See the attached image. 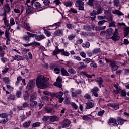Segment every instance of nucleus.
<instances>
[{"label": "nucleus", "mask_w": 129, "mask_h": 129, "mask_svg": "<svg viewBox=\"0 0 129 129\" xmlns=\"http://www.w3.org/2000/svg\"><path fill=\"white\" fill-rule=\"evenodd\" d=\"M78 64L80 66V68H81V69H85V68H87V65L84 64L83 62H80Z\"/></svg>", "instance_id": "nucleus-32"}, {"label": "nucleus", "mask_w": 129, "mask_h": 129, "mask_svg": "<svg viewBox=\"0 0 129 129\" xmlns=\"http://www.w3.org/2000/svg\"><path fill=\"white\" fill-rule=\"evenodd\" d=\"M63 95H64V93L62 91H60L58 94L55 95L56 98H58V102L59 103H62L64 101V98H63Z\"/></svg>", "instance_id": "nucleus-7"}, {"label": "nucleus", "mask_w": 129, "mask_h": 129, "mask_svg": "<svg viewBox=\"0 0 129 129\" xmlns=\"http://www.w3.org/2000/svg\"><path fill=\"white\" fill-rule=\"evenodd\" d=\"M44 34L47 36V37H50L51 36V32L47 29H44Z\"/></svg>", "instance_id": "nucleus-55"}, {"label": "nucleus", "mask_w": 129, "mask_h": 129, "mask_svg": "<svg viewBox=\"0 0 129 129\" xmlns=\"http://www.w3.org/2000/svg\"><path fill=\"white\" fill-rule=\"evenodd\" d=\"M22 40H23V41H30V38H29L28 35H24L22 37Z\"/></svg>", "instance_id": "nucleus-59"}, {"label": "nucleus", "mask_w": 129, "mask_h": 129, "mask_svg": "<svg viewBox=\"0 0 129 129\" xmlns=\"http://www.w3.org/2000/svg\"><path fill=\"white\" fill-rule=\"evenodd\" d=\"M9 100H16V95L11 94L8 97Z\"/></svg>", "instance_id": "nucleus-49"}, {"label": "nucleus", "mask_w": 129, "mask_h": 129, "mask_svg": "<svg viewBox=\"0 0 129 129\" xmlns=\"http://www.w3.org/2000/svg\"><path fill=\"white\" fill-rule=\"evenodd\" d=\"M96 81L98 82L100 88V87H101L100 85L103 83V79H102V78L101 77H98L96 78Z\"/></svg>", "instance_id": "nucleus-26"}, {"label": "nucleus", "mask_w": 129, "mask_h": 129, "mask_svg": "<svg viewBox=\"0 0 129 129\" xmlns=\"http://www.w3.org/2000/svg\"><path fill=\"white\" fill-rule=\"evenodd\" d=\"M83 29L85 30V31H90V26H88V25H85L83 26Z\"/></svg>", "instance_id": "nucleus-63"}, {"label": "nucleus", "mask_w": 129, "mask_h": 129, "mask_svg": "<svg viewBox=\"0 0 129 129\" xmlns=\"http://www.w3.org/2000/svg\"><path fill=\"white\" fill-rule=\"evenodd\" d=\"M62 51V49H59L57 46H55V49L52 52V56H55L56 55H58V54H60Z\"/></svg>", "instance_id": "nucleus-15"}, {"label": "nucleus", "mask_w": 129, "mask_h": 129, "mask_svg": "<svg viewBox=\"0 0 129 129\" xmlns=\"http://www.w3.org/2000/svg\"><path fill=\"white\" fill-rule=\"evenodd\" d=\"M93 95L95 96V97H98V91H99V89L97 87H94L91 90Z\"/></svg>", "instance_id": "nucleus-10"}, {"label": "nucleus", "mask_w": 129, "mask_h": 129, "mask_svg": "<svg viewBox=\"0 0 129 129\" xmlns=\"http://www.w3.org/2000/svg\"><path fill=\"white\" fill-rule=\"evenodd\" d=\"M112 14H114V15H117V16H122V15H123V14L118 10H114L112 11Z\"/></svg>", "instance_id": "nucleus-27"}, {"label": "nucleus", "mask_w": 129, "mask_h": 129, "mask_svg": "<svg viewBox=\"0 0 129 129\" xmlns=\"http://www.w3.org/2000/svg\"><path fill=\"white\" fill-rule=\"evenodd\" d=\"M37 105H38V102L35 101H32V102H30V107H36Z\"/></svg>", "instance_id": "nucleus-35"}, {"label": "nucleus", "mask_w": 129, "mask_h": 129, "mask_svg": "<svg viewBox=\"0 0 129 129\" xmlns=\"http://www.w3.org/2000/svg\"><path fill=\"white\" fill-rule=\"evenodd\" d=\"M118 35V29H115L113 36L111 37V39L113 41H118L120 39V37Z\"/></svg>", "instance_id": "nucleus-6"}, {"label": "nucleus", "mask_w": 129, "mask_h": 129, "mask_svg": "<svg viewBox=\"0 0 129 129\" xmlns=\"http://www.w3.org/2000/svg\"><path fill=\"white\" fill-rule=\"evenodd\" d=\"M75 37H76V35L71 34L68 36V39L69 41H72V40H73V39L75 38Z\"/></svg>", "instance_id": "nucleus-44"}, {"label": "nucleus", "mask_w": 129, "mask_h": 129, "mask_svg": "<svg viewBox=\"0 0 129 129\" xmlns=\"http://www.w3.org/2000/svg\"><path fill=\"white\" fill-rule=\"evenodd\" d=\"M70 120L68 119L64 120L61 123V127H62V128H66L67 127H69V126L70 125Z\"/></svg>", "instance_id": "nucleus-9"}, {"label": "nucleus", "mask_w": 129, "mask_h": 129, "mask_svg": "<svg viewBox=\"0 0 129 129\" xmlns=\"http://www.w3.org/2000/svg\"><path fill=\"white\" fill-rule=\"evenodd\" d=\"M97 19L99 20H105V19H106V16L99 15V16H97Z\"/></svg>", "instance_id": "nucleus-60"}, {"label": "nucleus", "mask_w": 129, "mask_h": 129, "mask_svg": "<svg viewBox=\"0 0 129 129\" xmlns=\"http://www.w3.org/2000/svg\"><path fill=\"white\" fill-rule=\"evenodd\" d=\"M20 118L21 121H24L25 119H27V117H26V115H25L24 114L20 115Z\"/></svg>", "instance_id": "nucleus-57"}, {"label": "nucleus", "mask_w": 129, "mask_h": 129, "mask_svg": "<svg viewBox=\"0 0 129 129\" xmlns=\"http://www.w3.org/2000/svg\"><path fill=\"white\" fill-rule=\"evenodd\" d=\"M72 4L73 3L71 2V1L63 3V5H64L66 7H69V8H70V7H72Z\"/></svg>", "instance_id": "nucleus-48"}, {"label": "nucleus", "mask_w": 129, "mask_h": 129, "mask_svg": "<svg viewBox=\"0 0 129 129\" xmlns=\"http://www.w3.org/2000/svg\"><path fill=\"white\" fill-rule=\"evenodd\" d=\"M23 59L24 57H23L22 56L19 55H14L15 61H21V60H23Z\"/></svg>", "instance_id": "nucleus-29"}, {"label": "nucleus", "mask_w": 129, "mask_h": 129, "mask_svg": "<svg viewBox=\"0 0 129 129\" xmlns=\"http://www.w3.org/2000/svg\"><path fill=\"white\" fill-rule=\"evenodd\" d=\"M93 1L92 0H89L88 2H87V5L90 6V7H93Z\"/></svg>", "instance_id": "nucleus-62"}, {"label": "nucleus", "mask_w": 129, "mask_h": 129, "mask_svg": "<svg viewBox=\"0 0 129 129\" xmlns=\"http://www.w3.org/2000/svg\"><path fill=\"white\" fill-rule=\"evenodd\" d=\"M3 81L5 83H7V84H9L10 83V79L9 77H4L3 78Z\"/></svg>", "instance_id": "nucleus-56"}, {"label": "nucleus", "mask_w": 129, "mask_h": 129, "mask_svg": "<svg viewBox=\"0 0 129 129\" xmlns=\"http://www.w3.org/2000/svg\"><path fill=\"white\" fill-rule=\"evenodd\" d=\"M59 27L60 26V22H57L54 23L53 25H50L48 27V30H55L57 29V26Z\"/></svg>", "instance_id": "nucleus-20"}, {"label": "nucleus", "mask_w": 129, "mask_h": 129, "mask_svg": "<svg viewBox=\"0 0 129 129\" xmlns=\"http://www.w3.org/2000/svg\"><path fill=\"white\" fill-rule=\"evenodd\" d=\"M117 122L119 125H122L124 122H125V120L121 119V118H118L117 120Z\"/></svg>", "instance_id": "nucleus-33"}, {"label": "nucleus", "mask_w": 129, "mask_h": 129, "mask_svg": "<svg viewBox=\"0 0 129 129\" xmlns=\"http://www.w3.org/2000/svg\"><path fill=\"white\" fill-rule=\"evenodd\" d=\"M63 31L62 29H58L54 32L55 37H62L63 36Z\"/></svg>", "instance_id": "nucleus-13"}, {"label": "nucleus", "mask_w": 129, "mask_h": 129, "mask_svg": "<svg viewBox=\"0 0 129 129\" xmlns=\"http://www.w3.org/2000/svg\"><path fill=\"white\" fill-rule=\"evenodd\" d=\"M114 6L116 7H119L120 6V3L119 2V0H113Z\"/></svg>", "instance_id": "nucleus-50"}, {"label": "nucleus", "mask_w": 129, "mask_h": 129, "mask_svg": "<svg viewBox=\"0 0 129 129\" xmlns=\"http://www.w3.org/2000/svg\"><path fill=\"white\" fill-rule=\"evenodd\" d=\"M61 55H62V56H66V57H68L70 55V53H69V52H68L64 51V49H62Z\"/></svg>", "instance_id": "nucleus-42"}, {"label": "nucleus", "mask_w": 129, "mask_h": 129, "mask_svg": "<svg viewBox=\"0 0 129 129\" xmlns=\"http://www.w3.org/2000/svg\"><path fill=\"white\" fill-rule=\"evenodd\" d=\"M63 81V79H62V77L58 76L56 79V82H54L53 85L54 86H56L59 88H62V81Z\"/></svg>", "instance_id": "nucleus-2"}, {"label": "nucleus", "mask_w": 129, "mask_h": 129, "mask_svg": "<svg viewBox=\"0 0 129 129\" xmlns=\"http://www.w3.org/2000/svg\"><path fill=\"white\" fill-rule=\"evenodd\" d=\"M31 122H32L31 121L25 122L23 124V127H24L25 128H28V127H29V126H30V124H31Z\"/></svg>", "instance_id": "nucleus-31"}, {"label": "nucleus", "mask_w": 129, "mask_h": 129, "mask_svg": "<svg viewBox=\"0 0 129 129\" xmlns=\"http://www.w3.org/2000/svg\"><path fill=\"white\" fill-rule=\"evenodd\" d=\"M4 12L3 14L0 15V16H4V15H6V12L9 13L10 12V10H11V8L10 7V5L8 4H6L4 6Z\"/></svg>", "instance_id": "nucleus-16"}, {"label": "nucleus", "mask_w": 129, "mask_h": 129, "mask_svg": "<svg viewBox=\"0 0 129 129\" xmlns=\"http://www.w3.org/2000/svg\"><path fill=\"white\" fill-rule=\"evenodd\" d=\"M30 3L31 7L34 6L35 9H41L42 8V4L39 2L37 1V0H32Z\"/></svg>", "instance_id": "nucleus-3"}, {"label": "nucleus", "mask_w": 129, "mask_h": 129, "mask_svg": "<svg viewBox=\"0 0 129 129\" xmlns=\"http://www.w3.org/2000/svg\"><path fill=\"white\" fill-rule=\"evenodd\" d=\"M74 89H71V92L72 93V97H76L77 95H79L82 93V91L80 89H77L75 92L73 91Z\"/></svg>", "instance_id": "nucleus-5"}, {"label": "nucleus", "mask_w": 129, "mask_h": 129, "mask_svg": "<svg viewBox=\"0 0 129 129\" xmlns=\"http://www.w3.org/2000/svg\"><path fill=\"white\" fill-rule=\"evenodd\" d=\"M97 8V15H100V14H102V12L103 11V9H102V7L100 4H97L96 6Z\"/></svg>", "instance_id": "nucleus-17"}, {"label": "nucleus", "mask_w": 129, "mask_h": 129, "mask_svg": "<svg viewBox=\"0 0 129 129\" xmlns=\"http://www.w3.org/2000/svg\"><path fill=\"white\" fill-rule=\"evenodd\" d=\"M35 39L36 41H42V40L46 39V36L44 35H37V34H35Z\"/></svg>", "instance_id": "nucleus-19"}, {"label": "nucleus", "mask_w": 129, "mask_h": 129, "mask_svg": "<svg viewBox=\"0 0 129 129\" xmlns=\"http://www.w3.org/2000/svg\"><path fill=\"white\" fill-rule=\"evenodd\" d=\"M59 121V117H58V116L56 115L49 116V121H50V122H55V121Z\"/></svg>", "instance_id": "nucleus-22"}, {"label": "nucleus", "mask_w": 129, "mask_h": 129, "mask_svg": "<svg viewBox=\"0 0 129 129\" xmlns=\"http://www.w3.org/2000/svg\"><path fill=\"white\" fill-rule=\"evenodd\" d=\"M94 106H95V103H94V102L88 101L86 104V109L93 108Z\"/></svg>", "instance_id": "nucleus-12"}, {"label": "nucleus", "mask_w": 129, "mask_h": 129, "mask_svg": "<svg viewBox=\"0 0 129 129\" xmlns=\"http://www.w3.org/2000/svg\"><path fill=\"white\" fill-rule=\"evenodd\" d=\"M108 122H109V124H111V123H112V125H113V126H117V125H118V124L116 122V119H115L113 118H110Z\"/></svg>", "instance_id": "nucleus-18"}, {"label": "nucleus", "mask_w": 129, "mask_h": 129, "mask_svg": "<svg viewBox=\"0 0 129 129\" xmlns=\"http://www.w3.org/2000/svg\"><path fill=\"white\" fill-rule=\"evenodd\" d=\"M34 10H35V8H34V7H33V6H32V7H30V8H28V9H27L26 13L28 15H29L30 14H33Z\"/></svg>", "instance_id": "nucleus-25"}, {"label": "nucleus", "mask_w": 129, "mask_h": 129, "mask_svg": "<svg viewBox=\"0 0 129 129\" xmlns=\"http://www.w3.org/2000/svg\"><path fill=\"white\" fill-rule=\"evenodd\" d=\"M30 45L33 47H36V46H41V43L36 41H33L30 43Z\"/></svg>", "instance_id": "nucleus-36"}, {"label": "nucleus", "mask_w": 129, "mask_h": 129, "mask_svg": "<svg viewBox=\"0 0 129 129\" xmlns=\"http://www.w3.org/2000/svg\"><path fill=\"white\" fill-rule=\"evenodd\" d=\"M107 32L108 35H109V36H112L113 33H114V31H113V29H112V28H109L107 30Z\"/></svg>", "instance_id": "nucleus-37"}, {"label": "nucleus", "mask_w": 129, "mask_h": 129, "mask_svg": "<svg viewBox=\"0 0 129 129\" xmlns=\"http://www.w3.org/2000/svg\"><path fill=\"white\" fill-rule=\"evenodd\" d=\"M82 46L83 48H85V49H88V48L90 47V43L89 42H86L85 43H83Z\"/></svg>", "instance_id": "nucleus-34"}, {"label": "nucleus", "mask_w": 129, "mask_h": 129, "mask_svg": "<svg viewBox=\"0 0 129 129\" xmlns=\"http://www.w3.org/2000/svg\"><path fill=\"white\" fill-rule=\"evenodd\" d=\"M21 80H22V77L21 76L18 77L17 78V81L15 82V85L16 86H18L19 84H20V82H21Z\"/></svg>", "instance_id": "nucleus-41"}, {"label": "nucleus", "mask_w": 129, "mask_h": 129, "mask_svg": "<svg viewBox=\"0 0 129 129\" xmlns=\"http://www.w3.org/2000/svg\"><path fill=\"white\" fill-rule=\"evenodd\" d=\"M44 110L47 113H51V114H54V113H55V110H54L51 107H45Z\"/></svg>", "instance_id": "nucleus-14"}, {"label": "nucleus", "mask_w": 129, "mask_h": 129, "mask_svg": "<svg viewBox=\"0 0 129 129\" xmlns=\"http://www.w3.org/2000/svg\"><path fill=\"white\" fill-rule=\"evenodd\" d=\"M92 53L93 54H98L100 53V48H95L92 50Z\"/></svg>", "instance_id": "nucleus-51"}, {"label": "nucleus", "mask_w": 129, "mask_h": 129, "mask_svg": "<svg viewBox=\"0 0 129 129\" xmlns=\"http://www.w3.org/2000/svg\"><path fill=\"white\" fill-rule=\"evenodd\" d=\"M108 22H112L113 21V15L110 14L106 18Z\"/></svg>", "instance_id": "nucleus-43"}, {"label": "nucleus", "mask_w": 129, "mask_h": 129, "mask_svg": "<svg viewBox=\"0 0 129 129\" xmlns=\"http://www.w3.org/2000/svg\"><path fill=\"white\" fill-rule=\"evenodd\" d=\"M111 68L112 71H116L118 69V66L116 65V63L114 60L110 61Z\"/></svg>", "instance_id": "nucleus-11"}, {"label": "nucleus", "mask_w": 129, "mask_h": 129, "mask_svg": "<svg viewBox=\"0 0 129 129\" xmlns=\"http://www.w3.org/2000/svg\"><path fill=\"white\" fill-rule=\"evenodd\" d=\"M124 37H126V36H128L129 34V27H125L124 28Z\"/></svg>", "instance_id": "nucleus-39"}, {"label": "nucleus", "mask_w": 129, "mask_h": 129, "mask_svg": "<svg viewBox=\"0 0 129 129\" xmlns=\"http://www.w3.org/2000/svg\"><path fill=\"white\" fill-rule=\"evenodd\" d=\"M61 75L63 76H69V73L64 68H62L60 70Z\"/></svg>", "instance_id": "nucleus-24"}, {"label": "nucleus", "mask_w": 129, "mask_h": 129, "mask_svg": "<svg viewBox=\"0 0 129 129\" xmlns=\"http://www.w3.org/2000/svg\"><path fill=\"white\" fill-rule=\"evenodd\" d=\"M27 36H28V37L29 39H30V38H35V36H36V34L31 33L29 32H27Z\"/></svg>", "instance_id": "nucleus-53"}, {"label": "nucleus", "mask_w": 129, "mask_h": 129, "mask_svg": "<svg viewBox=\"0 0 129 129\" xmlns=\"http://www.w3.org/2000/svg\"><path fill=\"white\" fill-rule=\"evenodd\" d=\"M54 71L56 74H59V73H60V68L56 67L54 69Z\"/></svg>", "instance_id": "nucleus-64"}, {"label": "nucleus", "mask_w": 129, "mask_h": 129, "mask_svg": "<svg viewBox=\"0 0 129 129\" xmlns=\"http://www.w3.org/2000/svg\"><path fill=\"white\" fill-rule=\"evenodd\" d=\"M105 111L104 110H102L98 112L97 115L98 116H100V117H102L103 116V114H104Z\"/></svg>", "instance_id": "nucleus-46"}, {"label": "nucleus", "mask_w": 129, "mask_h": 129, "mask_svg": "<svg viewBox=\"0 0 129 129\" xmlns=\"http://www.w3.org/2000/svg\"><path fill=\"white\" fill-rule=\"evenodd\" d=\"M70 104L75 110H77V109H78V106H77L75 102H71Z\"/></svg>", "instance_id": "nucleus-38"}, {"label": "nucleus", "mask_w": 129, "mask_h": 129, "mask_svg": "<svg viewBox=\"0 0 129 129\" xmlns=\"http://www.w3.org/2000/svg\"><path fill=\"white\" fill-rule=\"evenodd\" d=\"M48 80V78H45V77L43 75L37 76L36 83L37 87L41 89H44V88L48 87V85H49Z\"/></svg>", "instance_id": "nucleus-1"}, {"label": "nucleus", "mask_w": 129, "mask_h": 129, "mask_svg": "<svg viewBox=\"0 0 129 129\" xmlns=\"http://www.w3.org/2000/svg\"><path fill=\"white\" fill-rule=\"evenodd\" d=\"M83 62H84L86 64H89L91 62V59L90 58H86L83 60Z\"/></svg>", "instance_id": "nucleus-58"}, {"label": "nucleus", "mask_w": 129, "mask_h": 129, "mask_svg": "<svg viewBox=\"0 0 129 129\" xmlns=\"http://www.w3.org/2000/svg\"><path fill=\"white\" fill-rule=\"evenodd\" d=\"M41 125V123L39 122H36L35 123L33 124L32 126L33 127H38V126H40Z\"/></svg>", "instance_id": "nucleus-61"}, {"label": "nucleus", "mask_w": 129, "mask_h": 129, "mask_svg": "<svg viewBox=\"0 0 129 129\" xmlns=\"http://www.w3.org/2000/svg\"><path fill=\"white\" fill-rule=\"evenodd\" d=\"M68 71L70 74H75V73H76V71H75V70L72 68H70Z\"/></svg>", "instance_id": "nucleus-40"}, {"label": "nucleus", "mask_w": 129, "mask_h": 129, "mask_svg": "<svg viewBox=\"0 0 129 129\" xmlns=\"http://www.w3.org/2000/svg\"><path fill=\"white\" fill-rule=\"evenodd\" d=\"M75 6L79 8L80 11H84V3L80 1H76Z\"/></svg>", "instance_id": "nucleus-4"}, {"label": "nucleus", "mask_w": 129, "mask_h": 129, "mask_svg": "<svg viewBox=\"0 0 129 129\" xmlns=\"http://www.w3.org/2000/svg\"><path fill=\"white\" fill-rule=\"evenodd\" d=\"M14 12L16 14L22 15V14H23V12H24V7L23 6H19L18 8H14Z\"/></svg>", "instance_id": "nucleus-8"}, {"label": "nucleus", "mask_w": 129, "mask_h": 129, "mask_svg": "<svg viewBox=\"0 0 129 129\" xmlns=\"http://www.w3.org/2000/svg\"><path fill=\"white\" fill-rule=\"evenodd\" d=\"M63 103L64 104H70V103H71V102H70V98H66Z\"/></svg>", "instance_id": "nucleus-52"}, {"label": "nucleus", "mask_w": 129, "mask_h": 129, "mask_svg": "<svg viewBox=\"0 0 129 129\" xmlns=\"http://www.w3.org/2000/svg\"><path fill=\"white\" fill-rule=\"evenodd\" d=\"M5 34L6 39H7L8 41H11V35L10 34V32L8 31V29L6 30Z\"/></svg>", "instance_id": "nucleus-28"}, {"label": "nucleus", "mask_w": 129, "mask_h": 129, "mask_svg": "<svg viewBox=\"0 0 129 129\" xmlns=\"http://www.w3.org/2000/svg\"><path fill=\"white\" fill-rule=\"evenodd\" d=\"M23 26L25 29L27 31H30V30H31V26H30V24H29L27 22H24Z\"/></svg>", "instance_id": "nucleus-30"}, {"label": "nucleus", "mask_w": 129, "mask_h": 129, "mask_svg": "<svg viewBox=\"0 0 129 129\" xmlns=\"http://www.w3.org/2000/svg\"><path fill=\"white\" fill-rule=\"evenodd\" d=\"M10 22V24L9 26H8V30H11V27L12 26H14V25L16 24V23L15 22V19L13 17H11L9 20Z\"/></svg>", "instance_id": "nucleus-21"}, {"label": "nucleus", "mask_w": 129, "mask_h": 129, "mask_svg": "<svg viewBox=\"0 0 129 129\" xmlns=\"http://www.w3.org/2000/svg\"><path fill=\"white\" fill-rule=\"evenodd\" d=\"M23 98L25 101H27L30 98V94H29L28 93H26L23 95Z\"/></svg>", "instance_id": "nucleus-45"}, {"label": "nucleus", "mask_w": 129, "mask_h": 129, "mask_svg": "<svg viewBox=\"0 0 129 129\" xmlns=\"http://www.w3.org/2000/svg\"><path fill=\"white\" fill-rule=\"evenodd\" d=\"M84 98H85V99H91V95H90V94H89V93H86L84 96Z\"/></svg>", "instance_id": "nucleus-54"}, {"label": "nucleus", "mask_w": 129, "mask_h": 129, "mask_svg": "<svg viewBox=\"0 0 129 129\" xmlns=\"http://www.w3.org/2000/svg\"><path fill=\"white\" fill-rule=\"evenodd\" d=\"M4 17H3V20H4V25L7 28H9V26H10V24H9V20L7 18L6 15H4Z\"/></svg>", "instance_id": "nucleus-23"}, {"label": "nucleus", "mask_w": 129, "mask_h": 129, "mask_svg": "<svg viewBox=\"0 0 129 129\" xmlns=\"http://www.w3.org/2000/svg\"><path fill=\"white\" fill-rule=\"evenodd\" d=\"M36 98H37V94L36 93H33L30 98V102H32V101L35 100Z\"/></svg>", "instance_id": "nucleus-47"}]
</instances>
